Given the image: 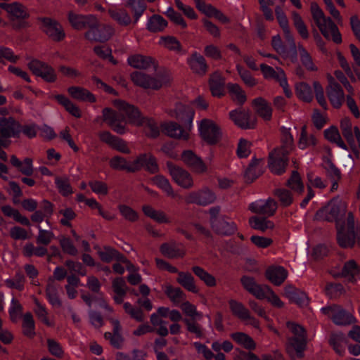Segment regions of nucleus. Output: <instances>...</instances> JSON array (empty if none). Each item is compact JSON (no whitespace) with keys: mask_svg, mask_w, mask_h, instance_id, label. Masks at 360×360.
I'll return each instance as SVG.
<instances>
[{"mask_svg":"<svg viewBox=\"0 0 360 360\" xmlns=\"http://www.w3.org/2000/svg\"><path fill=\"white\" fill-rule=\"evenodd\" d=\"M229 116L234 124L238 127L246 129L248 128V114L242 108L231 110Z\"/></svg>","mask_w":360,"mask_h":360,"instance_id":"53","label":"nucleus"},{"mask_svg":"<svg viewBox=\"0 0 360 360\" xmlns=\"http://www.w3.org/2000/svg\"><path fill=\"white\" fill-rule=\"evenodd\" d=\"M288 155H283L281 150H274L269 154V167L270 170L276 174H281L288 165Z\"/></svg>","mask_w":360,"mask_h":360,"instance_id":"23","label":"nucleus"},{"mask_svg":"<svg viewBox=\"0 0 360 360\" xmlns=\"http://www.w3.org/2000/svg\"><path fill=\"white\" fill-rule=\"evenodd\" d=\"M201 137L209 143H216L220 133L217 126L210 120H202L198 126Z\"/></svg>","mask_w":360,"mask_h":360,"instance_id":"18","label":"nucleus"},{"mask_svg":"<svg viewBox=\"0 0 360 360\" xmlns=\"http://www.w3.org/2000/svg\"><path fill=\"white\" fill-rule=\"evenodd\" d=\"M212 229L217 234L228 236L235 231V224L231 221H228L224 218L219 220H213L211 225Z\"/></svg>","mask_w":360,"mask_h":360,"instance_id":"37","label":"nucleus"},{"mask_svg":"<svg viewBox=\"0 0 360 360\" xmlns=\"http://www.w3.org/2000/svg\"><path fill=\"white\" fill-rule=\"evenodd\" d=\"M162 289L165 295L174 305L180 304L186 298L185 293L179 287H174L170 284H167L162 287Z\"/></svg>","mask_w":360,"mask_h":360,"instance_id":"38","label":"nucleus"},{"mask_svg":"<svg viewBox=\"0 0 360 360\" xmlns=\"http://www.w3.org/2000/svg\"><path fill=\"white\" fill-rule=\"evenodd\" d=\"M227 89L232 100L236 103L242 105L246 101L245 91L238 84L229 83Z\"/></svg>","mask_w":360,"mask_h":360,"instance_id":"50","label":"nucleus"},{"mask_svg":"<svg viewBox=\"0 0 360 360\" xmlns=\"http://www.w3.org/2000/svg\"><path fill=\"white\" fill-rule=\"evenodd\" d=\"M355 238L354 231H349V232L345 233L341 229L338 231V243L342 248H352L355 243Z\"/></svg>","mask_w":360,"mask_h":360,"instance_id":"52","label":"nucleus"},{"mask_svg":"<svg viewBox=\"0 0 360 360\" xmlns=\"http://www.w3.org/2000/svg\"><path fill=\"white\" fill-rule=\"evenodd\" d=\"M41 27L43 32L53 41H62L65 37V33L62 25L58 21L52 18H42Z\"/></svg>","mask_w":360,"mask_h":360,"instance_id":"15","label":"nucleus"},{"mask_svg":"<svg viewBox=\"0 0 360 360\" xmlns=\"http://www.w3.org/2000/svg\"><path fill=\"white\" fill-rule=\"evenodd\" d=\"M160 252L170 259L183 258L186 255V249L182 244L175 241L162 243L160 247Z\"/></svg>","mask_w":360,"mask_h":360,"instance_id":"26","label":"nucleus"},{"mask_svg":"<svg viewBox=\"0 0 360 360\" xmlns=\"http://www.w3.org/2000/svg\"><path fill=\"white\" fill-rule=\"evenodd\" d=\"M249 208L255 213L270 217L276 212L278 203L274 199L269 198L266 200H259L251 203Z\"/></svg>","mask_w":360,"mask_h":360,"instance_id":"22","label":"nucleus"},{"mask_svg":"<svg viewBox=\"0 0 360 360\" xmlns=\"http://www.w3.org/2000/svg\"><path fill=\"white\" fill-rule=\"evenodd\" d=\"M0 8L6 11L12 21L25 20L29 17V13L25 6L17 1L11 4L1 2L0 3Z\"/></svg>","mask_w":360,"mask_h":360,"instance_id":"21","label":"nucleus"},{"mask_svg":"<svg viewBox=\"0 0 360 360\" xmlns=\"http://www.w3.org/2000/svg\"><path fill=\"white\" fill-rule=\"evenodd\" d=\"M297 51L300 61L305 68L309 71H316L318 68L314 63L311 56L302 45H298Z\"/></svg>","mask_w":360,"mask_h":360,"instance_id":"59","label":"nucleus"},{"mask_svg":"<svg viewBox=\"0 0 360 360\" xmlns=\"http://www.w3.org/2000/svg\"><path fill=\"white\" fill-rule=\"evenodd\" d=\"M180 308L184 314L192 320H200L202 317V314L197 310L196 307L188 301L182 302Z\"/></svg>","mask_w":360,"mask_h":360,"instance_id":"63","label":"nucleus"},{"mask_svg":"<svg viewBox=\"0 0 360 360\" xmlns=\"http://www.w3.org/2000/svg\"><path fill=\"white\" fill-rule=\"evenodd\" d=\"M127 62L130 66L136 69L147 70L155 68V63L150 56L143 55H134L128 58Z\"/></svg>","mask_w":360,"mask_h":360,"instance_id":"29","label":"nucleus"},{"mask_svg":"<svg viewBox=\"0 0 360 360\" xmlns=\"http://www.w3.org/2000/svg\"><path fill=\"white\" fill-rule=\"evenodd\" d=\"M224 80L222 77L218 74L212 75L210 79V86L212 94L214 96H221L224 94Z\"/></svg>","mask_w":360,"mask_h":360,"instance_id":"57","label":"nucleus"},{"mask_svg":"<svg viewBox=\"0 0 360 360\" xmlns=\"http://www.w3.org/2000/svg\"><path fill=\"white\" fill-rule=\"evenodd\" d=\"M297 97L305 101L310 102L313 99V94L310 86L304 82L299 83L295 86Z\"/></svg>","mask_w":360,"mask_h":360,"instance_id":"62","label":"nucleus"},{"mask_svg":"<svg viewBox=\"0 0 360 360\" xmlns=\"http://www.w3.org/2000/svg\"><path fill=\"white\" fill-rule=\"evenodd\" d=\"M167 167L174 181L185 189L193 187L194 181L192 175L186 169L174 165L171 162H167Z\"/></svg>","mask_w":360,"mask_h":360,"instance_id":"10","label":"nucleus"},{"mask_svg":"<svg viewBox=\"0 0 360 360\" xmlns=\"http://www.w3.org/2000/svg\"><path fill=\"white\" fill-rule=\"evenodd\" d=\"M171 117L177 119L185 127V129L173 122H165L162 125V131L167 136L181 140H187L189 136L188 131L192 128V122L194 117L193 110L181 103H178L174 109L169 110Z\"/></svg>","mask_w":360,"mask_h":360,"instance_id":"2","label":"nucleus"},{"mask_svg":"<svg viewBox=\"0 0 360 360\" xmlns=\"http://www.w3.org/2000/svg\"><path fill=\"white\" fill-rule=\"evenodd\" d=\"M167 26V20L159 15H153L151 16L148 20L146 25L147 29L152 32H162Z\"/></svg>","mask_w":360,"mask_h":360,"instance_id":"51","label":"nucleus"},{"mask_svg":"<svg viewBox=\"0 0 360 360\" xmlns=\"http://www.w3.org/2000/svg\"><path fill=\"white\" fill-rule=\"evenodd\" d=\"M271 288L267 285H259L249 278V292L259 300L266 299Z\"/></svg>","mask_w":360,"mask_h":360,"instance_id":"45","label":"nucleus"},{"mask_svg":"<svg viewBox=\"0 0 360 360\" xmlns=\"http://www.w3.org/2000/svg\"><path fill=\"white\" fill-rule=\"evenodd\" d=\"M342 134L352 151L359 155L360 150V129L358 126L353 127L350 120L345 117L340 121Z\"/></svg>","mask_w":360,"mask_h":360,"instance_id":"8","label":"nucleus"},{"mask_svg":"<svg viewBox=\"0 0 360 360\" xmlns=\"http://www.w3.org/2000/svg\"><path fill=\"white\" fill-rule=\"evenodd\" d=\"M114 106L119 110V113L106 108L103 110V120L117 134H124L127 131L125 119L129 124L136 126H144L146 134L150 137L155 138L159 135L160 131L156 122L150 118L141 117L139 110L122 100H115Z\"/></svg>","mask_w":360,"mask_h":360,"instance_id":"1","label":"nucleus"},{"mask_svg":"<svg viewBox=\"0 0 360 360\" xmlns=\"http://www.w3.org/2000/svg\"><path fill=\"white\" fill-rule=\"evenodd\" d=\"M284 295L290 302L300 306H304L308 303L307 295L304 292L295 288L292 285L285 287Z\"/></svg>","mask_w":360,"mask_h":360,"instance_id":"28","label":"nucleus"},{"mask_svg":"<svg viewBox=\"0 0 360 360\" xmlns=\"http://www.w3.org/2000/svg\"><path fill=\"white\" fill-rule=\"evenodd\" d=\"M325 138L330 142L335 143L338 147L347 150V146L343 141L338 129L335 127H330L324 131Z\"/></svg>","mask_w":360,"mask_h":360,"instance_id":"49","label":"nucleus"},{"mask_svg":"<svg viewBox=\"0 0 360 360\" xmlns=\"http://www.w3.org/2000/svg\"><path fill=\"white\" fill-rule=\"evenodd\" d=\"M273 194L283 207H288L293 202L291 192L285 188H276L274 191Z\"/></svg>","mask_w":360,"mask_h":360,"instance_id":"61","label":"nucleus"},{"mask_svg":"<svg viewBox=\"0 0 360 360\" xmlns=\"http://www.w3.org/2000/svg\"><path fill=\"white\" fill-rule=\"evenodd\" d=\"M342 276L353 281L359 276V269L354 260L346 262L342 270Z\"/></svg>","mask_w":360,"mask_h":360,"instance_id":"56","label":"nucleus"},{"mask_svg":"<svg viewBox=\"0 0 360 360\" xmlns=\"http://www.w3.org/2000/svg\"><path fill=\"white\" fill-rule=\"evenodd\" d=\"M310 8L312 18L323 37L327 39H332L336 44L342 43V35L331 18L326 17L315 2L311 4Z\"/></svg>","mask_w":360,"mask_h":360,"instance_id":"3","label":"nucleus"},{"mask_svg":"<svg viewBox=\"0 0 360 360\" xmlns=\"http://www.w3.org/2000/svg\"><path fill=\"white\" fill-rule=\"evenodd\" d=\"M21 132V124L13 117H0V146L8 147L11 143L10 139L19 137Z\"/></svg>","mask_w":360,"mask_h":360,"instance_id":"7","label":"nucleus"},{"mask_svg":"<svg viewBox=\"0 0 360 360\" xmlns=\"http://www.w3.org/2000/svg\"><path fill=\"white\" fill-rule=\"evenodd\" d=\"M69 22L75 30H83L93 26L96 23V18L93 15H84L77 13L74 11H70L68 14Z\"/></svg>","mask_w":360,"mask_h":360,"instance_id":"20","label":"nucleus"},{"mask_svg":"<svg viewBox=\"0 0 360 360\" xmlns=\"http://www.w3.org/2000/svg\"><path fill=\"white\" fill-rule=\"evenodd\" d=\"M27 66L34 75L41 77L47 82H54L57 79L56 70L46 63L32 59L27 63Z\"/></svg>","mask_w":360,"mask_h":360,"instance_id":"11","label":"nucleus"},{"mask_svg":"<svg viewBox=\"0 0 360 360\" xmlns=\"http://www.w3.org/2000/svg\"><path fill=\"white\" fill-rule=\"evenodd\" d=\"M181 159L196 174H203L207 171V167L201 158L192 150H184L181 155Z\"/></svg>","mask_w":360,"mask_h":360,"instance_id":"17","label":"nucleus"},{"mask_svg":"<svg viewBox=\"0 0 360 360\" xmlns=\"http://www.w3.org/2000/svg\"><path fill=\"white\" fill-rule=\"evenodd\" d=\"M264 161L262 158L253 157L249 163V181H253L264 172Z\"/></svg>","mask_w":360,"mask_h":360,"instance_id":"40","label":"nucleus"},{"mask_svg":"<svg viewBox=\"0 0 360 360\" xmlns=\"http://www.w3.org/2000/svg\"><path fill=\"white\" fill-rule=\"evenodd\" d=\"M260 68L265 78L274 79L279 82L283 89L284 94L288 98L292 96L285 72L281 68H277L276 70H274L272 67L264 64H261Z\"/></svg>","mask_w":360,"mask_h":360,"instance_id":"13","label":"nucleus"},{"mask_svg":"<svg viewBox=\"0 0 360 360\" xmlns=\"http://www.w3.org/2000/svg\"><path fill=\"white\" fill-rule=\"evenodd\" d=\"M188 63L193 72L204 75L207 69L206 61L202 56L193 53L188 58Z\"/></svg>","mask_w":360,"mask_h":360,"instance_id":"33","label":"nucleus"},{"mask_svg":"<svg viewBox=\"0 0 360 360\" xmlns=\"http://www.w3.org/2000/svg\"><path fill=\"white\" fill-rule=\"evenodd\" d=\"M141 159L139 162L140 167L139 170L145 168L150 173H155L158 171V165L155 158L150 153H143L139 155L136 159Z\"/></svg>","mask_w":360,"mask_h":360,"instance_id":"39","label":"nucleus"},{"mask_svg":"<svg viewBox=\"0 0 360 360\" xmlns=\"http://www.w3.org/2000/svg\"><path fill=\"white\" fill-rule=\"evenodd\" d=\"M142 210L146 216L159 224H169L170 218L161 210H156L150 205H143Z\"/></svg>","mask_w":360,"mask_h":360,"instance_id":"32","label":"nucleus"},{"mask_svg":"<svg viewBox=\"0 0 360 360\" xmlns=\"http://www.w3.org/2000/svg\"><path fill=\"white\" fill-rule=\"evenodd\" d=\"M133 83L143 89L158 90L167 85L170 82V77L167 75H158L152 77L141 72L135 71L130 75Z\"/></svg>","mask_w":360,"mask_h":360,"instance_id":"6","label":"nucleus"},{"mask_svg":"<svg viewBox=\"0 0 360 360\" xmlns=\"http://www.w3.org/2000/svg\"><path fill=\"white\" fill-rule=\"evenodd\" d=\"M4 283V285L10 289L22 291L25 288V277L21 271H18L13 277L5 279Z\"/></svg>","mask_w":360,"mask_h":360,"instance_id":"44","label":"nucleus"},{"mask_svg":"<svg viewBox=\"0 0 360 360\" xmlns=\"http://www.w3.org/2000/svg\"><path fill=\"white\" fill-rule=\"evenodd\" d=\"M252 107L256 112L264 120L269 121L272 117V108L268 102L262 97L252 101Z\"/></svg>","mask_w":360,"mask_h":360,"instance_id":"27","label":"nucleus"},{"mask_svg":"<svg viewBox=\"0 0 360 360\" xmlns=\"http://www.w3.org/2000/svg\"><path fill=\"white\" fill-rule=\"evenodd\" d=\"M217 196L215 193L207 186L188 193L185 201L188 204H195L200 206H207L215 202Z\"/></svg>","mask_w":360,"mask_h":360,"instance_id":"9","label":"nucleus"},{"mask_svg":"<svg viewBox=\"0 0 360 360\" xmlns=\"http://www.w3.org/2000/svg\"><path fill=\"white\" fill-rule=\"evenodd\" d=\"M55 184L59 193L63 196H68L73 193L70 184V179L67 176H56Z\"/></svg>","mask_w":360,"mask_h":360,"instance_id":"58","label":"nucleus"},{"mask_svg":"<svg viewBox=\"0 0 360 360\" xmlns=\"http://www.w3.org/2000/svg\"><path fill=\"white\" fill-rule=\"evenodd\" d=\"M288 186L294 193L301 195L304 191V186L299 173L296 171L292 172L291 176L287 181Z\"/></svg>","mask_w":360,"mask_h":360,"instance_id":"55","label":"nucleus"},{"mask_svg":"<svg viewBox=\"0 0 360 360\" xmlns=\"http://www.w3.org/2000/svg\"><path fill=\"white\" fill-rule=\"evenodd\" d=\"M56 100L62 105L65 110L71 114L72 116L79 118L82 116L80 109L77 105L74 104L66 96L58 94L55 96Z\"/></svg>","mask_w":360,"mask_h":360,"instance_id":"48","label":"nucleus"},{"mask_svg":"<svg viewBox=\"0 0 360 360\" xmlns=\"http://www.w3.org/2000/svg\"><path fill=\"white\" fill-rule=\"evenodd\" d=\"M287 327L293 335L288 339L287 352L292 359L300 358L306 347L305 330L301 326L292 322H288Z\"/></svg>","mask_w":360,"mask_h":360,"instance_id":"4","label":"nucleus"},{"mask_svg":"<svg viewBox=\"0 0 360 360\" xmlns=\"http://www.w3.org/2000/svg\"><path fill=\"white\" fill-rule=\"evenodd\" d=\"M98 137L102 142L118 152L124 154H129L131 153V150L124 140L112 134L108 131H100Z\"/></svg>","mask_w":360,"mask_h":360,"instance_id":"16","label":"nucleus"},{"mask_svg":"<svg viewBox=\"0 0 360 360\" xmlns=\"http://www.w3.org/2000/svg\"><path fill=\"white\" fill-rule=\"evenodd\" d=\"M46 297L52 306L57 307L61 306L62 303L58 295V286L53 281H50L46 286Z\"/></svg>","mask_w":360,"mask_h":360,"instance_id":"46","label":"nucleus"},{"mask_svg":"<svg viewBox=\"0 0 360 360\" xmlns=\"http://www.w3.org/2000/svg\"><path fill=\"white\" fill-rule=\"evenodd\" d=\"M275 11H276V18H277V20L278 21L280 26L283 29V32L285 33V37L288 39V40L292 42V46L293 49L295 50L296 46L294 42L293 37L290 34V28L288 26V21L286 18V15H285V13H283V11L279 6H277L276 8Z\"/></svg>","mask_w":360,"mask_h":360,"instance_id":"41","label":"nucleus"},{"mask_svg":"<svg viewBox=\"0 0 360 360\" xmlns=\"http://www.w3.org/2000/svg\"><path fill=\"white\" fill-rule=\"evenodd\" d=\"M114 34V29L109 25H97V22L89 27V31L85 33L88 40L104 42L110 39Z\"/></svg>","mask_w":360,"mask_h":360,"instance_id":"14","label":"nucleus"},{"mask_svg":"<svg viewBox=\"0 0 360 360\" xmlns=\"http://www.w3.org/2000/svg\"><path fill=\"white\" fill-rule=\"evenodd\" d=\"M347 205L338 197L332 199L325 207L319 210L316 213L318 220L333 221L337 223L343 219L347 211Z\"/></svg>","mask_w":360,"mask_h":360,"instance_id":"5","label":"nucleus"},{"mask_svg":"<svg viewBox=\"0 0 360 360\" xmlns=\"http://www.w3.org/2000/svg\"><path fill=\"white\" fill-rule=\"evenodd\" d=\"M281 146L276 150H281V152H282L284 156L288 155L294 148V139L289 128L282 127L281 128Z\"/></svg>","mask_w":360,"mask_h":360,"instance_id":"30","label":"nucleus"},{"mask_svg":"<svg viewBox=\"0 0 360 360\" xmlns=\"http://www.w3.org/2000/svg\"><path fill=\"white\" fill-rule=\"evenodd\" d=\"M34 302L35 304L34 312L35 313L38 319L48 326H53V322H51L48 318V311L45 305L40 303L39 301L36 298L34 300Z\"/></svg>","mask_w":360,"mask_h":360,"instance_id":"60","label":"nucleus"},{"mask_svg":"<svg viewBox=\"0 0 360 360\" xmlns=\"http://www.w3.org/2000/svg\"><path fill=\"white\" fill-rule=\"evenodd\" d=\"M328 79L329 82L326 89L328 97L331 105L335 108H339L345 101L344 91L332 76H329Z\"/></svg>","mask_w":360,"mask_h":360,"instance_id":"19","label":"nucleus"},{"mask_svg":"<svg viewBox=\"0 0 360 360\" xmlns=\"http://www.w3.org/2000/svg\"><path fill=\"white\" fill-rule=\"evenodd\" d=\"M328 342L337 354L344 355L345 352V345L347 341L345 335L342 333H332L328 339Z\"/></svg>","mask_w":360,"mask_h":360,"instance_id":"34","label":"nucleus"},{"mask_svg":"<svg viewBox=\"0 0 360 360\" xmlns=\"http://www.w3.org/2000/svg\"><path fill=\"white\" fill-rule=\"evenodd\" d=\"M192 271L207 287L212 288L217 285L216 278L203 268L199 266H194L192 267Z\"/></svg>","mask_w":360,"mask_h":360,"instance_id":"43","label":"nucleus"},{"mask_svg":"<svg viewBox=\"0 0 360 360\" xmlns=\"http://www.w3.org/2000/svg\"><path fill=\"white\" fill-rule=\"evenodd\" d=\"M321 311L336 325H347L356 322L355 318L350 313L337 305L323 307Z\"/></svg>","mask_w":360,"mask_h":360,"instance_id":"12","label":"nucleus"},{"mask_svg":"<svg viewBox=\"0 0 360 360\" xmlns=\"http://www.w3.org/2000/svg\"><path fill=\"white\" fill-rule=\"evenodd\" d=\"M176 281L186 290L193 293L198 292V288L195 284V278L191 273L188 271H180L178 273Z\"/></svg>","mask_w":360,"mask_h":360,"instance_id":"36","label":"nucleus"},{"mask_svg":"<svg viewBox=\"0 0 360 360\" xmlns=\"http://www.w3.org/2000/svg\"><path fill=\"white\" fill-rule=\"evenodd\" d=\"M141 159H135L131 162H128L126 158L120 155L112 157L109 162L111 168L116 170H125L128 172H134L139 171L140 167L139 162Z\"/></svg>","mask_w":360,"mask_h":360,"instance_id":"25","label":"nucleus"},{"mask_svg":"<svg viewBox=\"0 0 360 360\" xmlns=\"http://www.w3.org/2000/svg\"><path fill=\"white\" fill-rule=\"evenodd\" d=\"M109 13L112 19L122 25H128L131 22V17L123 9H110Z\"/></svg>","mask_w":360,"mask_h":360,"instance_id":"64","label":"nucleus"},{"mask_svg":"<svg viewBox=\"0 0 360 360\" xmlns=\"http://www.w3.org/2000/svg\"><path fill=\"white\" fill-rule=\"evenodd\" d=\"M152 182L159 188H160L163 192L166 193L167 195L176 198L177 194L173 190L169 180L162 175H157L152 179Z\"/></svg>","mask_w":360,"mask_h":360,"instance_id":"47","label":"nucleus"},{"mask_svg":"<svg viewBox=\"0 0 360 360\" xmlns=\"http://www.w3.org/2000/svg\"><path fill=\"white\" fill-rule=\"evenodd\" d=\"M317 138L313 134H309L307 131L306 126L301 128L300 137L297 141V146L300 150L313 148L316 146Z\"/></svg>","mask_w":360,"mask_h":360,"instance_id":"35","label":"nucleus"},{"mask_svg":"<svg viewBox=\"0 0 360 360\" xmlns=\"http://www.w3.org/2000/svg\"><path fill=\"white\" fill-rule=\"evenodd\" d=\"M265 276L268 281L276 286L283 284L288 276V271L282 266H269L266 271Z\"/></svg>","mask_w":360,"mask_h":360,"instance_id":"24","label":"nucleus"},{"mask_svg":"<svg viewBox=\"0 0 360 360\" xmlns=\"http://www.w3.org/2000/svg\"><path fill=\"white\" fill-rule=\"evenodd\" d=\"M22 333L27 338H32L35 336V322L30 312L25 313L22 316Z\"/></svg>","mask_w":360,"mask_h":360,"instance_id":"42","label":"nucleus"},{"mask_svg":"<svg viewBox=\"0 0 360 360\" xmlns=\"http://www.w3.org/2000/svg\"><path fill=\"white\" fill-rule=\"evenodd\" d=\"M70 96L79 101L94 103L96 98L88 89L80 86H70L68 89Z\"/></svg>","mask_w":360,"mask_h":360,"instance_id":"31","label":"nucleus"},{"mask_svg":"<svg viewBox=\"0 0 360 360\" xmlns=\"http://www.w3.org/2000/svg\"><path fill=\"white\" fill-rule=\"evenodd\" d=\"M98 255L101 260L105 262H110L113 259L127 262V259L123 255H120L115 249L109 247H105L103 250L99 251Z\"/></svg>","mask_w":360,"mask_h":360,"instance_id":"54","label":"nucleus"}]
</instances>
